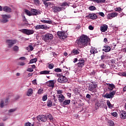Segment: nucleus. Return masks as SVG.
<instances>
[{
	"label": "nucleus",
	"instance_id": "nucleus-24",
	"mask_svg": "<svg viewBox=\"0 0 126 126\" xmlns=\"http://www.w3.org/2000/svg\"><path fill=\"white\" fill-rule=\"evenodd\" d=\"M3 11H5V12H11V9L7 6L3 7Z\"/></svg>",
	"mask_w": 126,
	"mask_h": 126
},
{
	"label": "nucleus",
	"instance_id": "nucleus-38",
	"mask_svg": "<svg viewBox=\"0 0 126 126\" xmlns=\"http://www.w3.org/2000/svg\"><path fill=\"white\" fill-rule=\"evenodd\" d=\"M72 53L74 55H78V54H79V51H78V50L74 49L73 50Z\"/></svg>",
	"mask_w": 126,
	"mask_h": 126
},
{
	"label": "nucleus",
	"instance_id": "nucleus-31",
	"mask_svg": "<svg viewBox=\"0 0 126 126\" xmlns=\"http://www.w3.org/2000/svg\"><path fill=\"white\" fill-rule=\"evenodd\" d=\"M96 51H97V49H96V48H92L91 49L90 53L91 54L95 55V54H96V53H97V52H96Z\"/></svg>",
	"mask_w": 126,
	"mask_h": 126
},
{
	"label": "nucleus",
	"instance_id": "nucleus-13",
	"mask_svg": "<svg viewBox=\"0 0 126 126\" xmlns=\"http://www.w3.org/2000/svg\"><path fill=\"white\" fill-rule=\"evenodd\" d=\"M118 16L117 12H113L110 14H108L107 15L108 19H112V18H114V17H116Z\"/></svg>",
	"mask_w": 126,
	"mask_h": 126
},
{
	"label": "nucleus",
	"instance_id": "nucleus-33",
	"mask_svg": "<svg viewBox=\"0 0 126 126\" xmlns=\"http://www.w3.org/2000/svg\"><path fill=\"white\" fill-rule=\"evenodd\" d=\"M46 117H47V118L48 119H49L50 121H51V122H53V120H54V118H53V116H52V114H47L46 115Z\"/></svg>",
	"mask_w": 126,
	"mask_h": 126
},
{
	"label": "nucleus",
	"instance_id": "nucleus-59",
	"mask_svg": "<svg viewBox=\"0 0 126 126\" xmlns=\"http://www.w3.org/2000/svg\"><path fill=\"white\" fill-rule=\"evenodd\" d=\"M9 112L10 113H13V112H15V109H10L9 110Z\"/></svg>",
	"mask_w": 126,
	"mask_h": 126
},
{
	"label": "nucleus",
	"instance_id": "nucleus-12",
	"mask_svg": "<svg viewBox=\"0 0 126 126\" xmlns=\"http://www.w3.org/2000/svg\"><path fill=\"white\" fill-rule=\"evenodd\" d=\"M31 13L32 15H39V14H41V12L39 10L32 9Z\"/></svg>",
	"mask_w": 126,
	"mask_h": 126
},
{
	"label": "nucleus",
	"instance_id": "nucleus-42",
	"mask_svg": "<svg viewBox=\"0 0 126 126\" xmlns=\"http://www.w3.org/2000/svg\"><path fill=\"white\" fill-rule=\"evenodd\" d=\"M48 99V94H46L43 95L42 97V101H46Z\"/></svg>",
	"mask_w": 126,
	"mask_h": 126
},
{
	"label": "nucleus",
	"instance_id": "nucleus-55",
	"mask_svg": "<svg viewBox=\"0 0 126 126\" xmlns=\"http://www.w3.org/2000/svg\"><path fill=\"white\" fill-rule=\"evenodd\" d=\"M109 126H115V124H114V122L113 121H111L109 123Z\"/></svg>",
	"mask_w": 126,
	"mask_h": 126
},
{
	"label": "nucleus",
	"instance_id": "nucleus-22",
	"mask_svg": "<svg viewBox=\"0 0 126 126\" xmlns=\"http://www.w3.org/2000/svg\"><path fill=\"white\" fill-rule=\"evenodd\" d=\"M69 104H70V99H66L62 102V106H67V105H69Z\"/></svg>",
	"mask_w": 126,
	"mask_h": 126
},
{
	"label": "nucleus",
	"instance_id": "nucleus-10",
	"mask_svg": "<svg viewBox=\"0 0 126 126\" xmlns=\"http://www.w3.org/2000/svg\"><path fill=\"white\" fill-rule=\"evenodd\" d=\"M106 105V103L104 102V101H100V102H97L95 105V107L96 108V110L98 109V108L100 107V108H102L104 107Z\"/></svg>",
	"mask_w": 126,
	"mask_h": 126
},
{
	"label": "nucleus",
	"instance_id": "nucleus-29",
	"mask_svg": "<svg viewBox=\"0 0 126 126\" xmlns=\"http://www.w3.org/2000/svg\"><path fill=\"white\" fill-rule=\"evenodd\" d=\"M41 22H42L43 23H46L47 24H52V23H53V22L51 20H41Z\"/></svg>",
	"mask_w": 126,
	"mask_h": 126
},
{
	"label": "nucleus",
	"instance_id": "nucleus-17",
	"mask_svg": "<svg viewBox=\"0 0 126 126\" xmlns=\"http://www.w3.org/2000/svg\"><path fill=\"white\" fill-rule=\"evenodd\" d=\"M120 117L122 120H126V112L125 111H122L120 112Z\"/></svg>",
	"mask_w": 126,
	"mask_h": 126
},
{
	"label": "nucleus",
	"instance_id": "nucleus-23",
	"mask_svg": "<svg viewBox=\"0 0 126 126\" xmlns=\"http://www.w3.org/2000/svg\"><path fill=\"white\" fill-rule=\"evenodd\" d=\"M90 1L96 3H105L106 2V0H90Z\"/></svg>",
	"mask_w": 126,
	"mask_h": 126
},
{
	"label": "nucleus",
	"instance_id": "nucleus-26",
	"mask_svg": "<svg viewBox=\"0 0 126 126\" xmlns=\"http://www.w3.org/2000/svg\"><path fill=\"white\" fill-rule=\"evenodd\" d=\"M89 17L90 19H96L97 18V15L95 14H90Z\"/></svg>",
	"mask_w": 126,
	"mask_h": 126
},
{
	"label": "nucleus",
	"instance_id": "nucleus-39",
	"mask_svg": "<svg viewBox=\"0 0 126 126\" xmlns=\"http://www.w3.org/2000/svg\"><path fill=\"white\" fill-rule=\"evenodd\" d=\"M47 107H52L53 106V103H52V101L51 100H48L47 101Z\"/></svg>",
	"mask_w": 126,
	"mask_h": 126
},
{
	"label": "nucleus",
	"instance_id": "nucleus-41",
	"mask_svg": "<svg viewBox=\"0 0 126 126\" xmlns=\"http://www.w3.org/2000/svg\"><path fill=\"white\" fill-rule=\"evenodd\" d=\"M13 50L14 52H17L19 50V47L17 46H15L13 47Z\"/></svg>",
	"mask_w": 126,
	"mask_h": 126
},
{
	"label": "nucleus",
	"instance_id": "nucleus-61",
	"mask_svg": "<svg viewBox=\"0 0 126 126\" xmlns=\"http://www.w3.org/2000/svg\"><path fill=\"white\" fill-rule=\"evenodd\" d=\"M29 47H30L31 51H33V50L34 49V48H33V46L32 45H30Z\"/></svg>",
	"mask_w": 126,
	"mask_h": 126
},
{
	"label": "nucleus",
	"instance_id": "nucleus-16",
	"mask_svg": "<svg viewBox=\"0 0 126 126\" xmlns=\"http://www.w3.org/2000/svg\"><path fill=\"white\" fill-rule=\"evenodd\" d=\"M79 63H77L78 67H83L84 66V63L85 61L83 59H80L78 61Z\"/></svg>",
	"mask_w": 126,
	"mask_h": 126
},
{
	"label": "nucleus",
	"instance_id": "nucleus-30",
	"mask_svg": "<svg viewBox=\"0 0 126 126\" xmlns=\"http://www.w3.org/2000/svg\"><path fill=\"white\" fill-rule=\"evenodd\" d=\"M43 4H44L45 7H49V5H51L52 4V3L51 2H47L46 1H44L43 0Z\"/></svg>",
	"mask_w": 126,
	"mask_h": 126
},
{
	"label": "nucleus",
	"instance_id": "nucleus-54",
	"mask_svg": "<svg viewBox=\"0 0 126 126\" xmlns=\"http://www.w3.org/2000/svg\"><path fill=\"white\" fill-rule=\"evenodd\" d=\"M19 60H21V61H25V60H26V58H25V57H22L20 58Z\"/></svg>",
	"mask_w": 126,
	"mask_h": 126
},
{
	"label": "nucleus",
	"instance_id": "nucleus-28",
	"mask_svg": "<svg viewBox=\"0 0 126 126\" xmlns=\"http://www.w3.org/2000/svg\"><path fill=\"white\" fill-rule=\"evenodd\" d=\"M115 88V85L112 84H109L108 86V89L109 91H112V90Z\"/></svg>",
	"mask_w": 126,
	"mask_h": 126
},
{
	"label": "nucleus",
	"instance_id": "nucleus-14",
	"mask_svg": "<svg viewBox=\"0 0 126 126\" xmlns=\"http://www.w3.org/2000/svg\"><path fill=\"white\" fill-rule=\"evenodd\" d=\"M59 103H62L64 101L65 97L63 94L57 95Z\"/></svg>",
	"mask_w": 126,
	"mask_h": 126
},
{
	"label": "nucleus",
	"instance_id": "nucleus-7",
	"mask_svg": "<svg viewBox=\"0 0 126 126\" xmlns=\"http://www.w3.org/2000/svg\"><path fill=\"white\" fill-rule=\"evenodd\" d=\"M37 121L39 122H42V123H45V122H47L48 120V118L47 116L45 115H39L37 117Z\"/></svg>",
	"mask_w": 126,
	"mask_h": 126
},
{
	"label": "nucleus",
	"instance_id": "nucleus-1",
	"mask_svg": "<svg viewBox=\"0 0 126 126\" xmlns=\"http://www.w3.org/2000/svg\"><path fill=\"white\" fill-rule=\"evenodd\" d=\"M76 42L79 48H84V47L88 46L89 38L88 36L83 34L77 39Z\"/></svg>",
	"mask_w": 126,
	"mask_h": 126
},
{
	"label": "nucleus",
	"instance_id": "nucleus-4",
	"mask_svg": "<svg viewBox=\"0 0 126 126\" xmlns=\"http://www.w3.org/2000/svg\"><path fill=\"white\" fill-rule=\"evenodd\" d=\"M20 31L26 35H32V34H34V32L33 30L26 29L20 30Z\"/></svg>",
	"mask_w": 126,
	"mask_h": 126
},
{
	"label": "nucleus",
	"instance_id": "nucleus-34",
	"mask_svg": "<svg viewBox=\"0 0 126 126\" xmlns=\"http://www.w3.org/2000/svg\"><path fill=\"white\" fill-rule=\"evenodd\" d=\"M25 12L27 14V15H29V16H32V14L31 13V12H30V11H29V10L26 9L25 10Z\"/></svg>",
	"mask_w": 126,
	"mask_h": 126
},
{
	"label": "nucleus",
	"instance_id": "nucleus-48",
	"mask_svg": "<svg viewBox=\"0 0 126 126\" xmlns=\"http://www.w3.org/2000/svg\"><path fill=\"white\" fill-rule=\"evenodd\" d=\"M33 69L32 68H29L27 69V71H29V72H32L33 71Z\"/></svg>",
	"mask_w": 126,
	"mask_h": 126
},
{
	"label": "nucleus",
	"instance_id": "nucleus-62",
	"mask_svg": "<svg viewBox=\"0 0 126 126\" xmlns=\"http://www.w3.org/2000/svg\"><path fill=\"white\" fill-rule=\"evenodd\" d=\"M32 75H33V73H29L28 75V77H30V76H32Z\"/></svg>",
	"mask_w": 126,
	"mask_h": 126
},
{
	"label": "nucleus",
	"instance_id": "nucleus-49",
	"mask_svg": "<svg viewBox=\"0 0 126 126\" xmlns=\"http://www.w3.org/2000/svg\"><path fill=\"white\" fill-rule=\"evenodd\" d=\"M37 93L38 94H43V90L42 89H39L38 90V92H37Z\"/></svg>",
	"mask_w": 126,
	"mask_h": 126
},
{
	"label": "nucleus",
	"instance_id": "nucleus-56",
	"mask_svg": "<svg viewBox=\"0 0 126 126\" xmlns=\"http://www.w3.org/2000/svg\"><path fill=\"white\" fill-rule=\"evenodd\" d=\"M32 83V84H34V85H36V84H37V82L36 80H33Z\"/></svg>",
	"mask_w": 126,
	"mask_h": 126
},
{
	"label": "nucleus",
	"instance_id": "nucleus-15",
	"mask_svg": "<svg viewBox=\"0 0 126 126\" xmlns=\"http://www.w3.org/2000/svg\"><path fill=\"white\" fill-rule=\"evenodd\" d=\"M8 100H9V99L8 98H6L4 102L3 100H1L0 103V106L1 108H3V106H6V105L8 104Z\"/></svg>",
	"mask_w": 126,
	"mask_h": 126
},
{
	"label": "nucleus",
	"instance_id": "nucleus-25",
	"mask_svg": "<svg viewBox=\"0 0 126 126\" xmlns=\"http://www.w3.org/2000/svg\"><path fill=\"white\" fill-rule=\"evenodd\" d=\"M107 30H108V26L107 25H104L100 28L101 32H106Z\"/></svg>",
	"mask_w": 126,
	"mask_h": 126
},
{
	"label": "nucleus",
	"instance_id": "nucleus-40",
	"mask_svg": "<svg viewBox=\"0 0 126 126\" xmlns=\"http://www.w3.org/2000/svg\"><path fill=\"white\" fill-rule=\"evenodd\" d=\"M89 10L93 11V10H96V7L94 6H91L89 7Z\"/></svg>",
	"mask_w": 126,
	"mask_h": 126
},
{
	"label": "nucleus",
	"instance_id": "nucleus-5",
	"mask_svg": "<svg viewBox=\"0 0 126 126\" xmlns=\"http://www.w3.org/2000/svg\"><path fill=\"white\" fill-rule=\"evenodd\" d=\"M116 94V91H113L112 92L109 93H106L103 95L104 98H107V99H113L114 96Z\"/></svg>",
	"mask_w": 126,
	"mask_h": 126
},
{
	"label": "nucleus",
	"instance_id": "nucleus-46",
	"mask_svg": "<svg viewBox=\"0 0 126 126\" xmlns=\"http://www.w3.org/2000/svg\"><path fill=\"white\" fill-rule=\"evenodd\" d=\"M111 115L113 117H115V118H117V117H118V114L117 113V112H113L111 113Z\"/></svg>",
	"mask_w": 126,
	"mask_h": 126
},
{
	"label": "nucleus",
	"instance_id": "nucleus-3",
	"mask_svg": "<svg viewBox=\"0 0 126 126\" xmlns=\"http://www.w3.org/2000/svg\"><path fill=\"white\" fill-rule=\"evenodd\" d=\"M17 42V40L13 39H7L5 41L6 44L8 48H12L13 47V45H15Z\"/></svg>",
	"mask_w": 126,
	"mask_h": 126
},
{
	"label": "nucleus",
	"instance_id": "nucleus-9",
	"mask_svg": "<svg viewBox=\"0 0 126 126\" xmlns=\"http://www.w3.org/2000/svg\"><path fill=\"white\" fill-rule=\"evenodd\" d=\"M57 35L59 36L60 39H64L65 38L67 37V35L63 32H57Z\"/></svg>",
	"mask_w": 126,
	"mask_h": 126
},
{
	"label": "nucleus",
	"instance_id": "nucleus-51",
	"mask_svg": "<svg viewBox=\"0 0 126 126\" xmlns=\"http://www.w3.org/2000/svg\"><path fill=\"white\" fill-rule=\"evenodd\" d=\"M33 1L35 4H39V3H40V1H39V0H33Z\"/></svg>",
	"mask_w": 126,
	"mask_h": 126
},
{
	"label": "nucleus",
	"instance_id": "nucleus-45",
	"mask_svg": "<svg viewBox=\"0 0 126 126\" xmlns=\"http://www.w3.org/2000/svg\"><path fill=\"white\" fill-rule=\"evenodd\" d=\"M122 8L121 7L116 8L115 9V11H117L118 12H122Z\"/></svg>",
	"mask_w": 126,
	"mask_h": 126
},
{
	"label": "nucleus",
	"instance_id": "nucleus-32",
	"mask_svg": "<svg viewBox=\"0 0 126 126\" xmlns=\"http://www.w3.org/2000/svg\"><path fill=\"white\" fill-rule=\"evenodd\" d=\"M40 74H50V71L44 70L40 72Z\"/></svg>",
	"mask_w": 126,
	"mask_h": 126
},
{
	"label": "nucleus",
	"instance_id": "nucleus-27",
	"mask_svg": "<svg viewBox=\"0 0 126 126\" xmlns=\"http://www.w3.org/2000/svg\"><path fill=\"white\" fill-rule=\"evenodd\" d=\"M32 94H33V89H29L28 90L27 96H28V97H30V96L32 95Z\"/></svg>",
	"mask_w": 126,
	"mask_h": 126
},
{
	"label": "nucleus",
	"instance_id": "nucleus-57",
	"mask_svg": "<svg viewBox=\"0 0 126 126\" xmlns=\"http://www.w3.org/2000/svg\"><path fill=\"white\" fill-rule=\"evenodd\" d=\"M65 76H67V75H69V71H65Z\"/></svg>",
	"mask_w": 126,
	"mask_h": 126
},
{
	"label": "nucleus",
	"instance_id": "nucleus-37",
	"mask_svg": "<svg viewBox=\"0 0 126 126\" xmlns=\"http://www.w3.org/2000/svg\"><path fill=\"white\" fill-rule=\"evenodd\" d=\"M37 62V58H34L30 61L29 63H36Z\"/></svg>",
	"mask_w": 126,
	"mask_h": 126
},
{
	"label": "nucleus",
	"instance_id": "nucleus-35",
	"mask_svg": "<svg viewBox=\"0 0 126 126\" xmlns=\"http://www.w3.org/2000/svg\"><path fill=\"white\" fill-rule=\"evenodd\" d=\"M106 104L110 109H111V108H113V105H112V104H111L110 100H107Z\"/></svg>",
	"mask_w": 126,
	"mask_h": 126
},
{
	"label": "nucleus",
	"instance_id": "nucleus-21",
	"mask_svg": "<svg viewBox=\"0 0 126 126\" xmlns=\"http://www.w3.org/2000/svg\"><path fill=\"white\" fill-rule=\"evenodd\" d=\"M104 49H102V51L103 52H105V53H108L111 51V47L108 45H105L104 46Z\"/></svg>",
	"mask_w": 126,
	"mask_h": 126
},
{
	"label": "nucleus",
	"instance_id": "nucleus-58",
	"mask_svg": "<svg viewBox=\"0 0 126 126\" xmlns=\"http://www.w3.org/2000/svg\"><path fill=\"white\" fill-rule=\"evenodd\" d=\"M89 29H90V30H93V29H94V27L92 26H90L89 27Z\"/></svg>",
	"mask_w": 126,
	"mask_h": 126
},
{
	"label": "nucleus",
	"instance_id": "nucleus-20",
	"mask_svg": "<svg viewBox=\"0 0 126 126\" xmlns=\"http://www.w3.org/2000/svg\"><path fill=\"white\" fill-rule=\"evenodd\" d=\"M35 27V29H36V30H38L39 29H46V26L44 25H37L36 26H34Z\"/></svg>",
	"mask_w": 126,
	"mask_h": 126
},
{
	"label": "nucleus",
	"instance_id": "nucleus-47",
	"mask_svg": "<svg viewBox=\"0 0 126 126\" xmlns=\"http://www.w3.org/2000/svg\"><path fill=\"white\" fill-rule=\"evenodd\" d=\"M63 93V91L62 90H59L57 91V95H63L62 94Z\"/></svg>",
	"mask_w": 126,
	"mask_h": 126
},
{
	"label": "nucleus",
	"instance_id": "nucleus-50",
	"mask_svg": "<svg viewBox=\"0 0 126 126\" xmlns=\"http://www.w3.org/2000/svg\"><path fill=\"white\" fill-rule=\"evenodd\" d=\"M99 15L100 16H102V17H104L105 16V14L103 12H99L98 13Z\"/></svg>",
	"mask_w": 126,
	"mask_h": 126
},
{
	"label": "nucleus",
	"instance_id": "nucleus-44",
	"mask_svg": "<svg viewBox=\"0 0 126 126\" xmlns=\"http://www.w3.org/2000/svg\"><path fill=\"white\" fill-rule=\"evenodd\" d=\"M54 65L53 63H50L48 65V67L50 69H53V68H54Z\"/></svg>",
	"mask_w": 126,
	"mask_h": 126
},
{
	"label": "nucleus",
	"instance_id": "nucleus-19",
	"mask_svg": "<svg viewBox=\"0 0 126 126\" xmlns=\"http://www.w3.org/2000/svg\"><path fill=\"white\" fill-rule=\"evenodd\" d=\"M96 87H97V85L92 84L89 85L88 89L89 91H93V90H94Z\"/></svg>",
	"mask_w": 126,
	"mask_h": 126
},
{
	"label": "nucleus",
	"instance_id": "nucleus-8",
	"mask_svg": "<svg viewBox=\"0 0 126 126\" xmlns=\"http://www.w3.org/2000/svg\"><path fill=\"white\" fill-rule=\"evenodd\" d=\"M64 7H58L57 6H53L52 9L53 12H55V13L57 12H60V11H62L63 9H64Z\"/></svg>",
	"mask_w": 126,
	"mask_h": 126
},
{
	"label": "nucleus",
	"instance_id": "nucleus-2",
	"mask_svg": "<svg viewBox=\"0 0 126 126\" xmlns=\"http://www.w3.org/2000/svg\"><path fill=\"white\" fill-rule=\"evenodd\" d=\"M57 77H59L58 82L60 83H65V82H67L68 81L67 78L65 76H63L61 74H58Z\"/></svg>",
	"mask_w": 126,
	"mask_h": 126
},
{
	"label": "nucleus",
	"instance_id": "nucleus-18",
	"mask_svg": "<svg viewBox=\"0 0 126 126\" xmlns=\"http://www.w3.org/2000/svg\"><path fill=\"white\" fill-rule=\"evenodd\" d=\"M46 85L49 87H51L52 88H54L55 87V82L54 80H51L47 82H46Z\"/></svg>",
	"mask_w": 126,
	"mask_h": 126
},
{
	"label": "nucleus",
	"instance_id": "nucleus-53",
	"mask_svg": "<svg viewBox=\"0 0 126 126\" xmlns=\"http://www.w3.org/2000/svg\"><path fill=\"white\" fill-rule=\"evenodd\" d=\"M19 65H21L22 66H23V65H25V63L23 62H20L19 63Z\"/></svg>",
	"mask_w": 126,
	"mask_h": 126
},
{
	"label": "nucleus",
	"instance_id": "nucleus-63",
	"mask_svg": "<svg viewBox=\"0 0 126 126\" xmlns=\"http://www.w3.org/2000/svg\"><path fill=\"white\" fill-rule=\"evenodd\" d=\"M122 75H123V76H125V77H126V72H123V73H122Z\"/></svg>",
	"mask_w": 126,
	"mask_h": 126
},
{
	"label": "nucleus",
	"instance_id": "nucleus-43",
	"mask_svg": "<svg viewBox=\"0 0 126 126\" xmlns=\"http://www.w3.org/2000/svg\"><path fill=\"white\" fill-rule=\"evenodd\" d=\"M54 71H55V72H62V69L60 68H57L54 70Z\"/></svg>",
	"mask_w": 126,
	"mask_h": 126
},
{
	"label": "nucleus",
	"instance_id": "nucleus-11",
	"mask_svg": "<svg viewBox=\"0 0 126 126\" xmlns=\"http://www.w3.org/2000/svg\"><path fill=\"white\" fill-rule=\"evenodd\" d=\"M2 22L3 23H6V22H7L8 21V19L10 18V15H2Z\"/></svg>",
	"mask_w": 126,
	"mask_h": 126
},
{
	"label": "nucleus",
	"instance_id": "nucleus-36",
	"mask_svg": "<svg viewBox=\"0 0 126 126\" xmlns=\"http://www.w3.org/2000/svg\"><path fill=\"white\" fill-rule=\"evenodd\" d=\"M68 5H69L66 2H63V3H60V6H62L61 7H63V6H68Z\"/></svg>",
	"mask_w": 126,
	"mask_h": 126
},
{
	"label": "nucleus",
	"instance_id": "nucleus-6",
	"mask_svg": "<svg viewBox=\"0 0 126 126\" xmlns=\"http://www.w3.org/2000/svg\"><path fill=\"white\" fill-rule=\"evenodd\" d=\"M54 38V35L51 33H46L44 35L43 37L44 41L45 42H48L51 41Z\"/></svg>",
	"mask_w": 126,
	"mask_h": 126
},
{
	"label": "nucleus",
	"instance_id": "nucleus-64",
	"mask_svg": "<svg viewBox=\"0 0 126 126\" xmlns=\"http://www.w3.org/2000/svg\"><path fill=\"white\" fill-rule=\"evenodd\" d=\"M101 60H104V59H105V55H101Z\"/></svg>",
	"mask_w": 126,
	"mask_h": 126
},
{
	"label": "nucleus",
	"instance_id": "nucleus-60",
	"mask_svg": "<svg viewBox=\"0 0 126 126\" xmlns=\"http://www.w3.org/2000/svg\"><path fill=\"white\" fill-rule=\"evenodd\" d=\"M86 98H88V99H90V98H91V95L89 94H87L86 95Z\"/></svg>",
	"mask_w": 126,
	"mask_h": 126
},
{
	"label": "nucleus",
	"instance_id": "nucleus-52",
	"mask_svg": "<svg viewBox=\"0 0 126 126\" xmlns=\"http://www.w3.org/2000/svg\"><path fill=\"white\" fill-rule=\"evenodd\" d=\"M33 126V125H32L30 123H27L25 124V126Z\"/></svg>",
	"mask_w": 126,
	"mask_h": 126
}]
</instances>
